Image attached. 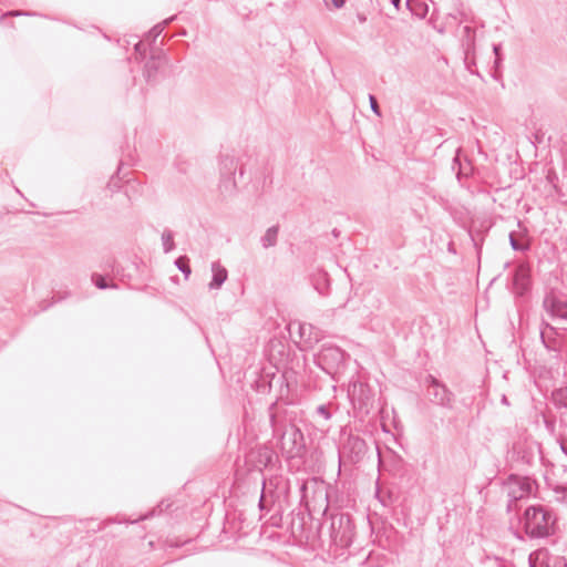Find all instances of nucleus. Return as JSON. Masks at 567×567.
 <instances>
[{
	"label": "nucleus",
	"mask_w": 567,
	"mask_h": 567,
	"mask_svg": "<svg viewBox=\"0 0 567 567\" xmlns=\"http://www.w3.org/2000/svg\"><path fill=\"white\" fill-rule=\"evenodd\" d=\"M162 245L165 254H168L175 249L174 234L171 229H164L162 233Z\"/></svg>",
	"instance_id": "nucleus-19"
},
{
	"label": "nucleus",
	"mask_w": 567,
	"mask_h": 567,
	"mask_svg": "<svg viewBox=\"0 0 567 567\" xmlns=\"http://www.w3.org/2000/svg\"><path fill=\"white\" fill-rule=\"evenodd\" d=\"M557 517L553 509L543 505H530L523 514L524 533L532 539L547 538L556 532Z\"/></svg>",
	"instance_id": "nucleus-1"
},
{
	"label": "nucleus",
	"mask_w": 567,
	"mask_h": 567,
	"mask_svg": "<svg viewBox=\"0 0 567 567\" xmlns=\"http://www.w3.org/2000/svg\"><path fill=\"white\" fill-rule=\"evenodd\" d=\"M369 102H370V106H371L372 112L374 114H377L378 116H380L381 112H380V107H379L377 97L374 95L370 94L369 95Z\"/></svg>",
	"instance_id": "nucleus-28"
},
{
	"label": "nucleus",
	"mask_w": 567,
	"mask_h": 567,
	"mask_svg": "<svg viewBox=\"0 0 567 567\" xmlns=\"http://www.w3.org/2000/svg\"><path fill=\"white\" fill-rule=\"evenodd\" d=\"M556 501L567 505V485H558L554 488Z\"/></svg>",
	"instance_id": "nucleus-23"
},
{
	"label": "nucleus",
	"mask_w": 567,
	"mask_h": 567,
	"mask_svg": "<svg viewBox=\"0 0 567 567\" xmlns=\"http://www.w3.org/2000/svg\"><path fill=\"white\" fill-rule=\"evenodd\" d=\"M9 14H11V16H30L31 13L22 12V11H12Z\"/></svg>",
	"instance_id": "nucleus-36"
},
{
	"label": "nucleus",
	"mask_w": 567,
	"mask_h": 567,
	"mask_svg": "<svg viewBox=\"0 0 567 567\" xmlns=\"http://www.w3.org/2000/svg\"><path fill=\"white\" fill-rule=\"evenodd\" d=\"M175 265L185 275L186 278L190 275L192 270L188 265V258L186 256L178 257L175 260Z\"/></svg>",
	"instance_id": "nucleus-22"
},
{
	"label": "nucleus",
	"mask_w": 567,
	"mask_h": 567,
	"mask_svg": "<svg viewBox=\"0 0 567 567\" xmlns=\"http://www.w3.org/2000/svg\"><path fill=\"white\" fill-rule=\"evenodd\" d=\"M134 49H135V52L141 55V58H144V55L146 53V47L143 41H138L135 44Z\"/></svg>",
	"instance_id": "nucleus-30"
},
{
	"label": "nucleus",
	"mask_w": 567,
	"mask_h": 567,
	"mask_svg": "<svg viewBox=\"0 0 567 567\" xmlns=\"http://www.w3.org/2000/svg\"><path fill=\"white\" fill-rule=\"evenodd\" d=\"M501 402H502L504 405H509V402H508V399H507V396H506V395H502Z\"/></svg>",
	"instance_id": "nucleus-38"
},
{
	"label": "nucleus",
	"mask_w": 567,
	"mask_h": 567,
	"mask_svg": "<svg viewBox=\"0 0 567 567\" xmlns=\"http://www.w3.org/2000/svg\"><path fill=\"white\" fill-rule=\"evenodd\" d=\"M266 483L264 482L262 484V492H261V496H260V499H259V507L262 509L264 506H265V498H266Z\"/></svg>",
	"instance_id": "nucleus-31"
},
{
	"label": "nucleus",
	"mask_w": 567,
	"mask_h": 567,
	"mask_svg": "<svg viewBox=\"0 0 567 567\" xmlns=\"http://www.w3.org/2000/svg\"><path fill=\"white\" fill-rule=\"evenodd\" d=\"M92 281L99 289L116 288V285H107L105 278L99 274L92 275Z\"/></svg>",
	"instance_id": "nucleus-25"
},
{
	"label": "nucleus",
	"mask_w": 567,
	"mask_h": 567,
	"mask_svg": "<svg viewBox=\"0 0 567 567\" xmlns=\"http://www.w3.org/2000/svg\"><path fill=\"white\" fill-rule=\"evenodd\" d=\"M542 340L544 341V331L540 332Z\"/></svg>",
	"instance_id": "nucleus-40"
},
{
	"label": "nucleus",
	"mask_w": 567,
	"mask_h": 567,
	"mask_svg": "<svg viewBox=\"0 0 567 567\" xmlns=\"http://www.w3.org/2000/svg\"><path fill=\"white\" fill-rule=\"evenodd\" d=\"M317 413L322 416L326 421L330 420L331 419V413L330 411L328 410L327 405L324 404H321V405H318L317 406Z\"/></svg>",
	"instance_id": "nucleus-26"
},
{
	"label": "nucleus",
	"mask_w": 567,
	"mask_h": 567,
	"mask_svg": "<svg viewBox=\"0 0 567 567\" xmlns=\"http://www.w3.org/2000/svg\"><path fill=\"white\" fill-rule=\"evenodd\" d=\"M544 425L550 435L555 434L556 423L554 420L544 417Z\"/></svg>",
	"instance_id": "nucleus-29"
},
{
	"label": "nucleus",
	"mask_w": 567,
	"mask_h": 567,
	"mask_svg": "<svg viewBox=\"0 0 567 567\" xmlns=\"http://www.w3.org/2000/svg\"><path fill=\"white\" fill-rule=\"evenodd\" d=\"M473 32L474 31H473V29L470 25H465L464 27V33H465L467 39H471Z\"/></svg>",
	"instance_id": "nucleus-34"
},
{
	"label": "nucleus",
	"mask_w": 567,
	"mask_h": 567,
	"mask_svg": "<svg viewBox=\"0 0 567 567\" xmlns=\"http://www.w3.org/2000/svg\"><path fill=\"white\" fill-rule=\"evenodd\" d=\"M425 383L426 395L431 402L447 409L452 406L453 393L446 388L445 384L440 382L433 375H427Z\"/></svg>",
	"instance_id": "nucleus-7"
},
{
	"label": "nucleus",
	"mask_w": 567,
	"mask_h": 567,
	"mask_svg": "<svg viewBox=\"0 0 567 567\" xmlns=\"http://www.w3.org/2000/svg\"><path fill=\"white\" fill-rule=\"evenodd\" d=\"M348 354L339 347L333 344H323L316 354L317 365L328 374H334L344 365Z\"/></svg>",
	"instance_id": "nucleus-3"
},
{
	"label": "nucleus",
	"mask_w": 567,
	"mask_h": 567,
	"mask_svg": "<svg viewBox=\"0 0 567 567\" xmlns=\"http://www.w3.org/2000/svg\"><path fill=\"white\" fill-rule=\"evenodd\" d=\"M280 446L287 457L300 456L306 449L305 436L301 430L295 424L286 425L280 436Z\"/></svg>",
	"instance_id": "nucleus-4"
},
{
	"label": "nucleus",
	"mask_w": 567,
	"mask_h": 567,
	"mask_svg": "<svg viewBox=\"0 0 567 567\" xmlns=\"http://www.w3.org/2000/svg\"><path fill=\"white\" fill-rule=\"evenodd\" d=\"M279 226L275 225L269 227L264 236L260 238L261 246L267 249L277 244Z\"/></svg>",
	"instance_id": "nucleus-16"
},
{
	"label": "nucleus",
	"mask_w": 567,
	"mask_h": 567,
	"mask_svg": "<svg viewBox=\"0 0 567 567\" xmlns=\"http://www.w3.org/2000/svg\"><path fill=\"white\" fill-rule=\"evenodd\" d=\"M237 159L235 156L224 154L220 156L219 171H220V183L219 189L224 195H231L236 189L235 173L237 171Z\"/></svg>",
	"instance_id": "nucleus-6"
},
{
	"label": "nucleus",
	"mask_w": 567,
	"mask_h": 567,
	"mask_svg": "<svg viewBox=\"0 0 567 567\" xmlns=\"http://www.w3.org/2000/svg\"><path fill=\"white\" fill-rule=\"evenodd\" d=\"M166 63V58L161 52L155 55L152 54L151 59L146 62L144 69V76L147 82H153L156 80V75L158 70Z\"/></svg>",
	"instance_id": "nucleus-13"
},
{
	"label": "nucleus",
	"mask_w": 567,
	"mask_h": 567,
	"mask_svg": "<svg viewBox=\"0 0 567 567\" xmlns=\"http://www.w3.org/2000/svg\"><path fill=\"white\" fill-rule=\"evenodd\" d=\"M367 452V443L358 435L349 434L339 451V470L341 468L342 455L352 463L360 462Z\"/></svg>",
	"instance_id": "nucleus-8"
},
{
	"label": "nucleus",
	"mask_w": 567,
	"mask_h": 567,
	"mask_svg": "<svg viewBox=\"0 0 567 567\" xmlns=\"http://www.w3.org/2000/svg\"><path fill=\"white\" fill-rule=\"evenodd\" d=\"M348 395L354 410H358L362 415L369 414L372 408L373 396L370 388L365 383L360 380L351 381L348 386Z\"/></svg>",
	"instance_id": "nucleus-5"
},
{
	"label": "nucleus",
	"mask_w": 567,
	"mask_h": 567,
	"mask_svg": "<svg viewBox=\"0 0 567 567\" xmlns=\"http://www.w3.org/2000/svg\"><path fill=\"white\" fill-rule=\"evenodd\" d=\"M548 551L546 549H538L529 554L528 561L530 567H548L545 558Z\"/></svg>",
	"instance_id": "nucleus-18"
},
{
	"label": "nucleus",
	"mask_w": 567,
	"mask_h": 567,
	"mask_svg": "<svg viewBox=\"0 0 567 567\" xmlns=\"http://www.w3.org/2000/svg\"><path fill=\"white\" fill-rule=\"evenodd\" d=\"M168 21H164L163 24H156L154 25L150 32L146 34V40L147 41H155L157 37L161 35V33L163 32L164 30V27L165 24L167 23Z\"/></svg>",
	"instance_id": "nucleus-24"
},
{
	"label": "nucleus",
	"mask_w": 567,
	"mask_h": 567,
	"mask_svg": "<svg viewBox=\"0 0 567 567\" xmlns=\"http://www.w3.org/2000/svg\"><path fill=\"white\" fill-rule=\"evenodd\" d=\"M501 51H502V44H494L493 45V52L495 54V66L497 68L501 62H502V54H501Z\"/></svg>",
	"instance_id": "nucleus-27"
},
{
	"label": "nucleus",
	"mask_w": 567,
	"mask_h": 567,
	"mask_svg": "<svg viewBox=\"0 0 567 567\" xmlns=\"http://www.w3.org/2000/svg\"><path fill=\"white\" fill-rule=\"evenodd\" d=\"M328 520V533L331 544L341 549L350 547L354 537V526L350 515L347 513H336L331 514Z\"/></svg>",
	"instance_id": "nucleus-2"
},
{
	"label": "nucleus",
	"mask_w": 567,
	"mask_h": 567,
	"mask_svg": "<svg viewBox=\"0 0 567 567\" xmlns=\"http://www.w3.org/2000/svg\"><path fill=\"white\" fill-rule=\"evenodd\" d=\"M298 332L300 341L303 342L306 348H311L321 338L320 330L307 322L298 324Z\"/></svg>",
	"instance_id": "nucleus-12"
},
{
	"label": "nucleus",
	"mask_w": 567,
	"mask_h": 567,
	"mask_svg": "<svg viewBox=\"0 0 567 567\" xmlns=\"http://www.w3.org/2000/svg\"><path fill=\"white\" fill-rule=\"evenodd\" d=\"M406 7L410 9L412 14L417 16L420 18H424L427 12V6L423 3H417L413 7L412 0H406Z\"/></svg>",
	"instance_id": "nucleus-21"
},
{
	"label": "nucleus",
	"mask_w": 567,
	"mask_h": 567,
	"mask_svg": "<svg viewBox=\"0 0 567 567\" xmlns=\"http://www.w3.org/2000/svg\"><path fill=\"white\" fill-rule=\"evenodd\" d=\"M396 10L400 9L401 0H390Z\"/></svg>",
	"instance_id": "nucleus-37"
},
{
	"label": "nucleus",
	"mask_w": 567,
	"mask_h": 567,
	"mask_svg": "<svg viewBox=\"0 0 567 567\" xmlns=\"http://www.w3.org/2000/svg\"><path fill=\"white\" fill-rule=\"evenodd\" d=\"M543 307L551 318L567 319V301L555 291L545 295Z\"/></svg>",
	"instance_id": "nucleus-11"
},
{
	"label": "nucleus",
	"mask_w": 567,
	"mask_h": 567,
	"mask_svg": "<svg viewBox=\"0 0 567 567\" xmlns=\"http://www.w3.org/2000/svg\"><path fill=\"white\" fill-rule=\"evenodd\" d=\"M147 517H148L147 515H145V516H141V517L138 518V520H140V519H145V518H147ZM135 522H137V519L132 520L131 523H135Z\"/></svg>",
	"instance_id": "nucleus-39"
},
{
	"label": "nucleus",
	"mask_w": 567,
	"mask_h": 567,
	"mask_svg": "<svg viewBox=\"0 0 567 567\" xmlns=\"http://www.w3.org/2000/svg\"><path fill=\"white\" fill-rule=\"evenodd\" d=\"M532 285L530 266L526 261L519 262L513 275V292L517 297L525 296Z\"/></svg>",
	"instance_id": "nucleus-10"
},
{
	"label": "nucleus",
	"mask_w": 567,
	"mask_h": 567,
	"mask_svg": "<svg viewBox=\"0 0 567 567\" xmlns=\"http://www.w3.org/2000/svg\"><path fill=\"white\" fill-rule=\"evenodd\" d=\"M504 488L509 502H517L532 493V483L527 477L509 475Z\"/></svg>",
	"instance_id": "nucleus-9"
},
{
	"label": "nucleus",
	"mask_w": 567,
	"mask_h": 567,
	"mask_svg": "<svg viewBox=\"0 0 567 567\" xmlns=\"http://www.w3.org/2000/svg\"><path fill=\"white\" fill-rule=\"evenodd\" d=\"M513 535H514V537H515L516 539H518V540H520V542H523V540H524V535H523L520 532L515 530V532H513Z\"/></svg>",
	"instance_id": "nucleus-35"
},
{
	"label": "nucleus",
	"mask_w": 567,
	"mask_h": 567,
	"mask_svg": "<svg viewBox=\"0 0 567 567\" xmlns=\"http://www.w3.org/2000/svg\"><path fill=\"white\" fill-rule=\"evenodd\" d=\"M551 401L557 409L567 410V385L554 390Z\"/></svg>",
	"instance_id": "nucleus-17"
},
{
	"label": "nucleus",
	"mask_w": 567,
	"mask_h": 567,
	"mask_svg": "<svg viewBox=\"0 0 567 567\" xmlns=\"http://www.w3.org/2000/svg\"><path fill=\"white\" fill-rule=\"evenodd\" d=\"M509 245L515 251H528L530 249V244L528 241H520L516 238L515 233L509 234Z\"/></svg>",
	"instance_id": "nucleus-20"
},
{
	"label": "nucleus",
	"mask_w": 567,
	"mask_h": 567,
	"mask_svg": "<svg viewBox=\"0 0 567 567\" xmlns=\"http://www.w3.org/2000/svg\"><path fill=\"white\" fill-rule=\"evenodd\" d=\"M212 280L208 284L210 290L219 289L228 278L227 269L219 261L212 262Z\"/></svg>",
	"instance_id": "nucleus-14"
},
{
	"label": "nucleus",
	"mask_w": 567,
	"mask_h": 567,
	"mask_svg": "<svg viewBox=\"0 0 567 567\" xmlns=\"http://www.w3.org/2000/svg\"><path fill=\"white\" fill-rule=\"evenodd\" d=\"M558 443H559V447H560L561 452L567 456V445H566V443L563 440H560V439H558Z\"/></svg>",
	"instance_id": "nucleus-33"
},
{
	"label": "nucleus",
	"mask_w": 567,
	"mask_h": 567,
	"mask_svg": "<svg viewBox=\"0 0 567 567\" xmlns=\"http://www.w3.org/2000/svg\"><path fill=\"white\" fill-rule=\"evenodd\" d=\"M332 2V4L337 8V9H340L344 6V2L346 0H330Z\"/></svg>",
	"instance_id": "nucleus-32"
},
{
	"label": "nucleus",
	"mask_w": 567,
	"mask_h": 567,
	"mask_svg": "<svg viewBox=\"0 0 567 567\" xmlns=\"http://www.w3.org/2000/svg\"><path fill=\"white\" fill-rule=\"evenodd\" d=\"M312 285L320 295H327L330 287L328 274L323 270H319L312 276Z\"/></svg>",
	"instance_id": "nucleus-15"
}]
</instances>
